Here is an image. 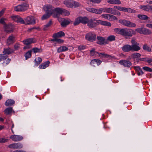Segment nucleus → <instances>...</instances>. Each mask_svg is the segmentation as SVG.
<instances>
[{
  "label": "nucleus",
  "instance_id": "5fc2aeb1",
  "mask_svg": "<svg viewBox=\"0 0 152 152\" xmlns=\"http://www.w3.org/2000/svg\"><path fill=\"white\" fill-rule=\"evenodd\" d=\"M125 9L126 7H122L118 6V10L120 11L125 12Z\"/></svg>",
  "mask_w": 152,
  "mask_h": 152
},
{
  "label": "nucleus",
  "instance_id": "9b49d317",
  "mask_svg": "<svg viewBox=\"0 0 152 152\" xmlns=\"http://www.w3.org/2000/svg\"><path fill=\"white\" fill-rule=\"evenodd\" d=\"M10 138L14 142H18L23 139L22 136L16 135H12L10 137Z\"/></svg>",
  "mask_w": 152,
  "mask_h": 152
},
{
  "label": "nucleus",
  "instance_id": "aec40b11",
  "mask_svg": "<svg viewBox=\"0 0 152 152\" xmlns=\"http://www.w3.org/2000/svg\"><path fill=\"white\" fill-rule=\"evenodd\" d=\"M64 4L67 7L72 8L73 7V0H69L64 1Z\"/></svg>",
  "mask_w": 152,
  "mask_h": 152
},
{
  "label": "nucleus",
  "instance_id": "0eeeda50",
  "mask_svg": "<svg viewBox=\"0 0 152 152\" xmlns=\"http://www.w3.org/2000/svg\"><path fill=\"white\" fill-rule=\"evenodd\" d=\"M131 42L132 44L131 45L132 51H137L140 50L141 48L139 46L140 44L137 42L135 39H132Z\"/></svg>",
  "mask_w": 152,
  "mask_h": 152
},
{
  "label": "nucleus",
  "instance_id": "6e6d98bb",
  "mask_svg": "<svg viewBox=\"0 0 152 152\" xmlns=\"http://www.w3.org/2000/svg\"><path fill=\"white\" fill-rule=\"evenodd\" d=\"M125 9L126 7H122L118 6V10L120 11L125 12Z\"/></svg>",
  "mask_w": 152,
  "mask_h": 152
},
{
  "label": "nucleus",
  "instance_id": "052dcab7",
  "mask_svg": "<svg viewBox=\"0 0 152 152\" xmlns=\"http://www.w3.org/2000/svg\"><path fill=\"white\" fill-rule=\"evenodd\" d=\"M20 47V45L18 44H16L14 46V48L15 50L18 49Z\"/></svg>",
  "mask_w": 152,
  "mask_h": 152
},
{
  "label": "nucleus",
  "instance_id": "37998d69",
  "mask_svg": "<svg viewBox=\"0 0 152 152\" xmlns=\"http://www.w3.org/2000/svg\"><path fill=\"white\" fill-rule=\"evenodd\" d=\"M50 15H51L49 14L46 13V14H45L42 16L41 18V19L42 20H44L46 19L49 18Z\"/></svg>",
  "mask_w": 152,
  "mask_h": 152
},
{
  "label": "nucleus",
  "instance_id": "58836bf2",
  "mask_svg": "<svg viewBox=\"0 0 152 152\" xmlns=\"http://www.w3.org/2000/svg\"><path fill=\"white\" fill-rule=\"evenodd\" d=\"M143 48L144 50L149 52H151V48L148 47L146 44H145L143 45Z\"/></svg>",
  "mask_w": 152,
  "mask_h": 152
},
{
  "label": "nucleus",
  "instance_id": "1a4fd4ad",
  "mask_svg": "<svg viewBox=\"0 0 152 152\" xmlns=\"http://www.w3.org/2000/svg\"><path fill=\"white\" fill-rule=\"evenodd\" d=\"M119 22L125 26L129 27H134L136 26V24L130 21L125 20H120Z\"/></svg>",
  "mask_w": 152,
  "mask_h": 152
},
{
  "label": "nucleus",
  "instance_id": "4be33fe9",
  "mask_svg": "<svg viewBox=\"0 0 152 152\" xmlns=\"http://www.w3.org/2000/svg\"><path fill=\"white\" fill-rule=\"evenodd\" d=\"M68 48L65 46H62L58 48L57 49V52L58 53L67 50Z\"/></svg>",
  "mask_w": 152,
  "mask_h": 152
},
{
  "label": "nucleus",
  "instance_id": "6ab92c4d",
  "mask_svg": "<svg viewBox=\"0 0 152 152\" xmlns=\"http://www.w3.org/2000/svg\"><path fill=\"white\" fill-rule=\"evenodd\" d=\"M65 36L64 33L62 31H60L53 34V37L54 38L61 37Z\"/></svg>",
  "mask_w": 152,
  "mask_h": 152
},
{
  "label": "nucleus",
  "instance_id": "338daca9",
  "mask_svg": "<svg viewBox=\"0 0 152 152\" xmlns=\"http://www.w3.org/2000/svg\"><path fill=\"white\" fill-rule=\"evenodd\" d=\"M148 59V57L145 58H140V61H145L147 62V60Z\"/></svg>",
  "mask_w": 152,
  "mask_h": 152
},
{
  "label": "nucleus",
  "instance_id": "bf43d9fd",
  "mask_svg": "<svg viewBox=\"0 0 152 152\" xmlns=\"http://www.w3.org/2000/svg\"><path fill=\"white\" fill-rule=\"evenodd\" d=\"M86 47L84 45H80L78 46V49L79 50H81L85 49Z\"/></svg>",
  "mask_w": 152,
  "mask_h": 152
},
{
  "label": "nucleus",
  "instance_id": "473e14b6",
  "mask_svg": "<svg viewBox=\"0 0 152 152\" xmlns=\"http://www.w3.org/2000/svg\"><path fill=\"white\" fill-rule=\"evenodd\" d=\"M52 24V21L51 20H50L48 23L46 25H45L43 28V29L44 31L47 30L48 28Z\"/></svg>",
  "mask_w": 152,
  "mask_h": 152
},
{
  "label": "nucleus",
  "instance_id": "a211bd4d",
  "mask_svg": "<svg viewBox=\"0 0 152 152\" xmlns=\"http://www.w3.org/2000/svg\"><path fill=\"white\" fill-rule=\"evenodd\" d=\"M15 37L13 35L10 36L7 39V43L8 45L12 44L15 42Z\"/></svg>",
  "mask_w": 152,
  "mask_h": 152
},
{
  "label": "nucleus",
  "instance_id": "8fccbe9b",
  "mask_svg": "<svg viewBox=\"0 0 152 152\" xmlns=\"http://www.w3.org/2000/svg\"><path fill=\"white\" fill-rule=\"evenodd\" d=\"M143 28H137L135 30L138 33L142 34Z\"/></svg>",
  "mask_w": 152,
  "mask_h": 152
},
{
  "label": "nucleus",
  "instance_id": "393cba45",
  "mask_svg": "<svg viewBox=\"0 0 152 152\" xmlns=\"http://www.w3.org/2000/svg\"><path fill=\"white\" fill-rule=\"evenodd\" d=\"M107 2L110 4H120L121 1L119 0H107Z\"/></svg>",
  "mask_w": 152,
  "mask_h": 152
},
{
  "label": "nucleus",
  "instance_id": "c85d7f7f",
  "mask_svg": "<svg viewBox=\"0 0 152 152\" xmlns=\"http://www.w3.org/2000/svg\"><path fill=\"white\" fill-rule=\"evenodd\" d=\"M70 23L69 20L64 19V20L61 23V25L62 27H64Z\"/></svg>",
  "mask_w": 152,
  "mask_h": 152
},
{
  "label": "nucleus",
  "instance_id": "f704fd0d",
  "mask_svg": "<svg viewBox=\"0 0 152 152\" xmlns=\"http://www.w3.org/2000/svg\"><path fill=\"white\" fill-rule=\"evenodd\" d=\"M125 12H127L129 13H135L136 12V11L134 9L129 8H126Z\"/></svg>",
  "mask_w": 152,
  "mask_h": 152
},
{
  "label": "nucleus",
  "instance_id": "69168bd1",
  "mask_svg": "<svg viewBox=\"0 0 152 152\" xmlns=\"http://www.w3.org/2000/svg\"><path fill=\"white\" fill-rule=\"evenodd\" d=\"M6 19L4 18H1L0 19V23L4 24L5 23L4 21Z\"/></svg>",
  "mask_w": 152,
  "mask_h": 152
},
{
  "label": "nucleus",
  "instance_id": "6e6552de",
  "mask_svg": "<svg viewBox=\"0 0 152 152\" xmlns=\"http://www.w3.org/2000/svg\"><path fill=\"white\" fill-rule=\"evenodd\" d=\"M57 14L56 15H54V17H57V18H59L60 15H63L65 16H68L70 15L69 12L65 9H62L60 8L56 9Z\"/></svg>",
  "mask_w": 152,
  "mask_h": 152
},
{
  "label": "nucleus",
  "instance_id": "13d9d810",
  "mask_svg": "<svg viewBox=\"0 0 152 152\" xmlns=\"http://www.w3.org/2000/svg\"><path fill=\"white\" fill-rule=\"evenodd\" d=\"M8 140V139H5L4 138H0V142L3 143L7 142Z\"/></svg>",
  "mask_w": 152,
  "mask_h": 152
},
{
  "label": "nucleus",
  "instance_id": "2f4dec72",
  "mask_svg": "<svg viewBox=\"0 0 152 152\" xmlns=\"http://www.w3.org/2000/svg\"><path fill=\"white\" fill-rule=\"evenodd\" d=\"M149 5H140L139 7L140 8L145 11L148 12L149 11Z\"/></svg>",
  "mask_w": 152,
  "mask_h": 152
},
{
  "label": "nucleus",
  "instance_id": "4d7b16f0",
  "mask_svg": "<svg viewBox=\"0 0 152 152\" xmlns=\"http://www.w3.org/2000/svg\"><path fill=\"white\" fill-rule=\"evenodd\" d=\"M56 42L59 43H63L64 41L63 40L57 38H56Z\"/></svg>",
  "mask_w": 152,
  "mask_h": 152
},
{
  "label": "nucleus",
  "instance_id": "5701e85b",
  "mask_svg": "<svg viewBox=\"0 0 152 152\" xmlns=\"http://www.w3.org/2000/svg\"><path fill=\"white\" fill-rule=\"evenodd\" d=\"M15 102V101L14 100L8 99L6 101L5 104L6 106H10L14 104Z\"/></svg>",
  "mask_w": 152,
  "mask_h": 152
},
{
  "label": "nucleus",
  "instance_id": "603ef678",
  "mask_svg": "<svg viewBox=\"0 0 152 152\" xmlns=\"http://www.w3.org/2000/svg\"><path fill=\"white\" fill-rule=\"evenodd\" d=\"M147 62L149 65L152 66V58H148Z\"/></svg>",
  "mask_w": 152,
  "mask_h": 152
},
{
  "label": "nucleus",
  "instance_id": "864d4df0",
  "mask_svg": "<svg viewBox=\"0 0 152 152\" xmlns=\"http://www.w3.org/2000/svg\"><path fill=\"white\" fill-rule=\"evenodd\" d=\"M125 9L126 7H122L118 6V10L120 11L125 12Z\"/></svg>",
  "mask_w": 152,
  "mask_h": 152
},
{
  "label": "nucleus",
  "instance_id": "bb28decb",
  "mask_svg": "<svg viewBox=\"0 0 152 152\" xmlns=\"http://www.w3.org/2000/svg\"><path fill=\"white\" fill-rule=\"evenodd\" d=\"M13 52V50L12 49L10 48H8L7 49H4L3 53L5 54H10L12 53Z\"/></svg>",
  "mask_w": 152,
  "mask_h": 152
},
{
  "label": "nucleus",
  "instance_id": "e2e57ef3",
  "mask_svg": "<svg viewBox=\"0 0 152 152\" xmlns=\"http://www.w3.org/2000/svg\"><path fill=\"white\" fill-rule=\"evenodd\" d=\"M143 74V72L141 69H140V70H139V71L137 72V74L139 75H142Z\"/></svg>",
  "mask_w": 152,
  "mask_h": 152
},
{
  "label": "nucleus",
  "instance_id": "7c9ffc66",
  "mask_svg": "<svg viewBox=\"0 0 152 152\" xmlns=\"http://www.w3.org/2000/svg\"><path fill=\"white\" fill-rule=\"evenodd\" d=\"M151 31L149 29L145 28H143L142 34L147 35L151 34Z\"/></svg>",
  "mask_w": 152,
  "mask_h": 152
},
{
  "label": "nucleus",
  "instance_id": "f257e3e1",
  "mask_svg": "<svg viewBox=\"0 0 152 152\" xmlns=\"http://www.w3.org/2000/svg\"><path fill=\"white\" fill-rule=\"evenodd\" d=\"M11 18L13 20L17 23H20L23 24L31 25L35 23V20L34 17L32 16H28L25 18L24 20L18 15L12 16Z\"/></svg>",
  "mask_w": 152,
  "mask_h": 152
},
{
  "label": "nucleus",
  "instance_id": "423d86ee",
  "mask_svg": "<svg viewBox=\"0 0 152 152\" xmlns=\"http://www.w3.org/2000/svg\"><path fill=\"white\" fill-rule=\"evenodd\" d=\"M88 18L86 17H80L77 18L73 24L75 26H76L79 24L80 23H81L83 24H86L88 22Z\"/></svg>",
  "mask_w": 152,
  "mask_h": 152
},
{
  "label": "nucleus",
  "instance_id": "680f3d73",
  "mask_svg": "<svg viewBox=\"0 0 152 152\" xmlns=\"http://www.w3.org/2000/svg\"><path fill=\"white\" fill-rule=\"evenodd\" d=\"M146 26L147 27L152 29V24H151L149 23H147L146 24Z\"/></svg>",
  "mask_w": 152,
  "mask_h": 152
},
{
  "label": "nucleus",
  "instance_id": "a18cd8bd",
  "mask_svg": "<svg viewBox=\"0 0 152 152\" xmlns=\"http://www.w3.org/2000/svg\"><path fill=\"white\" fill-rule=\"evenodd\" d=\"M37 61L36 59H35L34 61H35V65L38 66L42 62V59L40 57H38L37 58Z\"/></svg>",
  "mask_w": 152,
  "mask_h": 152
},
{
  "label": "nucleus",
  "instance_id": "cd10ccee",
  "mask_svg": "<svg viewBox=\"0 0 152 152\" xmlns=\"http://www.w3.org/2000/svg\"><path fill=\"white\" fill-rule=\"evenodd\" d=\"M97 39L98 40L97 43L99 44L102 45L104 44V39L103 37H97Z\"/></svg>",
  "mask_w": 152,
  "mask_h": 152
},
{
  "label": "nucleus",
  "instance_id": "c756f323",
  "mask_svg": "<svg viewBox=\"0 0 152 152\" xmlns=\"http://www.w3.org/2000/svg\"><path fill=\"white\" fill-rule=\"evenodd\" d=\"M137 17L140 19L142 20H148L149 19L147 15H138Z\"/></svg>",
  "mask_w": 152,
  "mask_h": 152
},
{
  "label": "nucleus",
  "instance_id": "ea45409f",
  "mask_svg": "<svg viewBox=\"0 0 152 152\" xmlns=\"http://www.w3.org/2000/svg\"><path fill=\"white\" fill-rule=\"evenodd\" d=\"M31 56V50H29L26 53L25 56L26 59L30 58Z\"/></svg>",
  "mask_w": 152,
  "mask_h": 152
},
{
  "label": "nucleus",
  "instance_id": "ddd939ff",
  "mask_svg": "<svg viewBox=\"0 0 152 152\" xmlns=\"http://www.w3.org/2000/svg\"><path fill=\"white\" fill-rule=\"evenodd\" d=\"M5 31L7 32H10L13 31L15 26L14 25L10 24L7 25L5 24L4 26Z\"/></svg>",
  "mask_w": 152,
  "mask_h": 152
},
{
  "label": "nucleus",
  "instance_id": "dca6fc26",
  "mask_svg": "<svg viewBox=\"0 0 152 152\" xmlns=\"http://www.w3.org/2000/svg\"><path fill=\"white\" fill-rule=\"evenodd\" d=\"M122 49L123 51L126 52L131 51V45L128 44L125 45L122 47Z\"/></svg>",
  "mask_w": 152,
  "mask_h": 152
},
{
  "label": "nucleus",
  "instance_id": "49530a36",
  "mask_svg": "<svg viewBox=\"0 0 152 152\" xmlns=\"http://www.w3.org/2000/svg\"><path fill=\"white\" fill-rule=\"evenodd\" d=\"M143 69L146 71L149 72H152V69L149 67L147 66H144L142 68Z\"/></svg>",
  "mask_w": 152,
  "mask_h": 152
},
{
  "label": "nucleus",
  "instance_id": "09e8293b",
  "mask_svg": "<svg viewBox=\"0 0 152 152\" xmlns=\"http://www.w3.org/2000/svg\"><path fill=\"white\" fill-rule=\"evenodd\" d=\"M72 5L73 7L74 6L75 7H78L80 6V4L79 3L74 1H73Z\"/></svg>",
  "mask_w": 152,
  "mask_h": 152
},
{
  "label": "nucleus",
  "instance_id": "e433bc0d",
  "mask_svg": "<svg viewBox=\"0 0 152 152\" xmlns=\"http://www.w3.org/2000/svg\"><path fill=\"white\" fill-rule=\"evenodd\" d=\"M118 20V18L115 16L110 14L109 20L113 21L114 20Z\"/></svg>",
  "mask_w": 152,
  "mask_h": 152
},
{
  "label": "nucleus",
  "instance_id": "0e129e2a",
  "mask_svg": "<svg viewBox=\"0 0 152 152\" xmlns=\"http://www.w3.org/2000/svg\"><path fill=\"white\" fill-rule=\"evenodd\" d=\"M5 9H3L1 10V11H0V17L2 16L4 12Z\"/></svg>",
  "mask_w": 152,
  "mask_h": 152
},
{
  "label": "nucleus",
  "instance_id": "4c0bfd02",
  "mask_svg": "<svg viewBox=\"0 0 152 152\" xmlns=\"http://www.w3.org/2000/svg\"><path fill=\"white\" fill-rule=\"evenodd\" d=\"M90 54L91 56H96L97 54H99V53L95 51L94 48H93L92 50L90 51Z\"/></svg>",
  "mask_w": 152,
  "mask_h": 152
},
{
  "label": "nucleus",
  "instance_id": "4468645a",
  "mask_svg": "<svg viewBox=\"0 0 152 152\" xmlns=\"http://www.w3.org/2000/svg\"><path fill=\"white\" fill-rule=\"evenodd\" d=\"M119 63L123 65L124 66L129 67L132 65L130 61L126 60H122L119 61Z\"/></svg>",
  "mask_w": 152,
  "mask_h": 152
},
{
  "label": "nucleus",
  "instance_id": "f8f14e48",
  "mask_svg": "<svg viewBox=\"0 0 152 152\" xmlns=\"http://www.w3.org/2000/svg\"><path fill=\"white\" fill-rule=\"evenodd\" d=\"M22 144L20 143H14L9 145L8 147L10 148L20 149L23 147Z\"/></svg>",
  "mask_w": 152,
  "mask_h": 152
},
{
  "label": "nucleus",
  "instance_id": "20e7f679",
  "mask_svg": "<svg viewBox=\"0 0 152 152\" xmlns=\"http://www.w3.org/2000/svg\"><path fill=\"white\" fill-rule=\"evenodd\" d=\"M43 8L46 13L52 15L54 18H57V17H54V15L57 14V12L56 9H58V8H54L50 5H47L45 6Z\"/></svg>",
  "mask_w": 152,
  "mask_h": 152
},
{
  "label": "nucleus",
  "instance_id": "72a5a7b5",
  "mask_svg": "<svg viewBox=\"0 0 152 152\" xmlns=\"http://www.w3.org/2000/svg\"><path fill=\"white\" fill-rule=\"evenodd\" d=\"M95 63H96L97 65H99L102 63V61L99 59H94L91 61V64L92 65Z\"/></svg>",
  "mask_w": 152,
  "mask_h": 152
},
{
  "label": "nucleus",
  "instance_id": "a878e982",
  "mask_svg": "<svg viewBox=\"0 0 152 152\" xmlns=\"http://www.w3.org/2000/svg\"><path fill=\"white\" fill-rule=\"evenodd\" d=\"M23 42L25 45H28L34 42L33 39H28L23 41Z\"/></svg>",
  "mask_w": 152,
  "mask_h": 152
},
{
  "label": "nucleus",
  "instance_id": "7ed1b4c3",
  "mask_svg": "<svg viewBox=\"0 0 152 152\" xmlns=\"http://www.w3.org/2000/svg\"><path fill=\"white\" fill-rule=\"evenodd\" d=\"M114 31L116 34L121 35L123 36L131 37L133 35L136 34L135 31L127 28H116L114 29Z\"/></svg>",
  "mask_w": 152,
  "mask_h": 152
},
{
  "label": "nucleus",
  "instance_id": "2eb2a0df",
  "mask_svg": "<svg viewBox=\"0 0 152 152\" xmlns=\"http://www.w3.org/2000/svg\"><path fill=\"white\" fill-rule=\"evenodd\" d=\"M141 54L138 53H134L130 55L131 58L133 59L134 61H137L140 57Z\"/></svg>",
  "mask_w": 152,
  "mask_h": 152
},
{
  "label": "nucleus",
  "instance_id": "412c9836",
  "mask_svg": "<svg viewBox=\"0 0 152 152\" xmlns=\"http://www.w3.org/2000/svg\"><path fill=\"white\" fill-rule=\"evenodd\" d=\"M50 63V62L49 61L45 62L40 65L39 67L40 69H45L49 66Z\"/></svg>",
  "mask_w": 152,
  "mask_h": 152
},
{
  "label": "nucleus",
  "instance_id": "c9c22d12",
  "mask_svg": "<svg viewBox=\"0 0 152 152\" xmlns=\"http://www.w3.org/2000/svg\"><path fill=\"white\" fill-rule=\"evenodd\" d=\"M12 110V107H9L6 108L4 110V113L7 115L10 114L11 113Z\"/></svg>",
  "mask_w": 152,
  "mask_h": 152
},
{
  "label": "nucleus",
  "instance_id": "9d476101",
  "mask_svg": "<svg viewBox=\"0 0 152 152\" xmlns=\"http://www.w3.org/2000/svg\"><path fill=\"white\" fill-rule=\"evenodd\" d=\"M96 35L93 32H89L87 33L85 35L86 39L90 42L94 41L96 40Z\"/></svg>",
  "mask_w": 152,
  "mask_h": 152
},
{
  "label": "nucleus",
  "instance_id": "3c124183",
  "mask_svg": "<svg viewBox=\"0 0 152 152\" xmlns=\"http://www.w3.org/2000/svg\"><path fill=\"white\" fill-rule=\"evenodd\" d=\"M87 10L90 12L94 13L95 8H87Z\"/></svg>",
  "mask_w": 152,
  "mask_h": 152
},
{
  "label": "nucleus",
  "instance_id": "de8ad7c7",
  "mask_svg": "<svg viewBox=\"0 0 152 152\" xmlns=\"http://www.w3.org/2000/svg\"><path fill=\"white\" fill-rule=\"evenodd\" d=\"M109 15L110 14H105L102 15L101 16L102 18L109 20Z\"/></svg>",
  "mask_w": 152,
  "mask_h": 152
},
{
  "label": "nucleus",
  "instance_id": "b1692460",
  "mask_svg": "<svg viewBox=\"0 0 152 152\" xmlns=\"http://www.w3.org/2000/svg\"><path fill=\"white\" fill-rule=\"evenodd\" d=\"M98 54L99 57L101 58H112L111 56L105 53H99Z\"/></svg>",
  "mask_w": 152,
  "mask_h": 152
},
{
  "label": "nucleus",
  "instance_id": "f3484780",
  "mask_svg": "<svg viewBox=\"0 0 152 152\" xmlns=\"http://www.w3.org/2000/svg\"><path fill=\"white\" fill-rule=\"evenodd\" d=\"M102 8V12H106L113 14H116L113 12L114 10L113 9L107 7H104Z\"/></svg>",
  "mask_w": 152,
  "mask_h": 152
},
{
  "label": "nucleus",
  "instance_id": "a19ab883",
  "mask_svg": "<svg viewBox=\"0 0 152 152\" xmlns=\"http://www.w3.org/2000/svg\"><path fill=\"white\" fill-rule=\"evenodd\" d=\"M32 50L34 53H40L42 51V49L41 48H34Z\"/></svg>",
  "mask_w": 152,
  "mask_h": 152
},
{
  "label": "nucleus",
  "instance_id": "79ce46f5",
  "mask_svg": "<svg viewBox=\"0 0 152 152\" xmlns=\"http://www.w3.org/2000/svg\"><path fill=\"white\" fill-rule=\"evenodd\" d=\"M107 40L110 41H114L115 40V37L114 35H110L108 37Z\"/></svg>",
  "mask_w": 152,
  "mask_h": 152
},
{
  "label": "nucleus",
  "instance_id": "39448f33",
  "mask_svg": "<svg viewBox=\"0 0 152 152\" xmlns=\"http://www.w3.org/2000/svg\"><path fill=\"white\" fill-rule=\"evenodd\" d=\"M29 8V5L24 3L14 7V10L17 12H23L27 10Z\"/></svg>",
  "mask_w": 152,
  "mask_h": 152
},
{
  "label": "nucleus",
  "instance_id": "f03ea898",
  "mask_svg": "<svg viewBox=\"0 0 152 152\" xmlns=\"http://www.w3.org/2000/svg\"><path fill=\"white\" fill-rule=\"evenodd\" d=\"M87 23L88 26L90 28H94L96 27L97 25L99 24L109 27L111 26V24L110 22L95 19H88Z\"/></svg>",
  "mask_w": 152,
  "mask_h": 152
},
{
  "label": "nucleus",
  "instance_id": "774afa93",
  "mask_svg": "<svg viewBox=\"0 0 152 152\" xmlns=\"http://www.w3.org/2000/svg\"><path fill=\"white\" fill-rule=\"evenodd\" d=\"M4 55H0V61H1V60H4Z\"/></svg>",
  "mask_w": 152,
  "mask_h": 152
},
{
  "label": "nucleus",
  "instance_id": "c03bdc74",
  "mask_svg": "<svg viewBox=\"0 0 152 152\" xmlns=\"http://www.w3.org/2000/svg\"><path fill=\"white\" fill-rule=\"evenodd\" d=\"M102 12V8L99 9H95L94 13L96 14H101Z\"/></svg>",
  "mask_w": 152,
  "mask_h": 152
}]
</instances>
